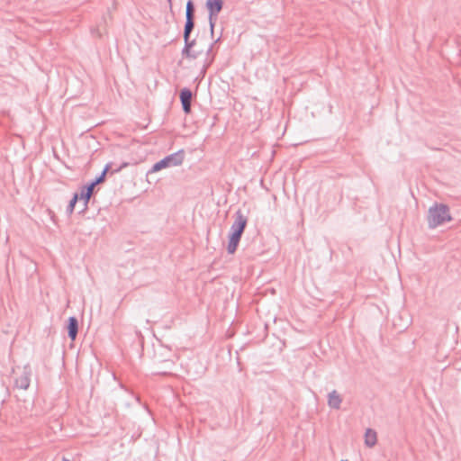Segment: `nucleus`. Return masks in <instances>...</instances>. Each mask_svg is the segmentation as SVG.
Wrapping results in <instances>:
<instances>
[{
    "mask_svg": "<svg viewBox=\"0 0 461 461\" xmlns=\"http://www.w3.org/2000/svg\"><path fill=\"white\" fill-rule=\"evenodd\" d=\"M247 224L248 217L243 214L241 210H238L235 212V220L231 224L229 235V243L227 246V251L229 254H233L237 250Z\"/></svg>",
    "mask_w": 461,
    "mask_h": 461,
    "instance_id": "f257e3e1",
    "label": "nucleus"
},
{
    "mask_svg": "<svg viewBox=\"0 0 461 461\" xmlns=\"http://www.w3.org/2000/svg\"><path fill=\"white\" fill-rule=\"evenodd\" d=\"M451 220L449 207L447 204L436 203L429 207L427 216L429 229H435Z\"/></svg>",
    "mask_w": 461,
    "mask_h": 461,
    "instance_id": "f03ea898",
    "label": "nucleus"
},
{
    "mask_svg": "<svg viewBox=\"0 0 461 461\" xmlns=\"http://www.w3.org/2000/svg\"><path fill=\"white\" fill-rule=\"evenodd\" d=\"M185 159V151L180 149L173 154H170L159 161L156 162L150 172H158L163 168L180 166Z\"/></svg>",
    "mask_w": 461,
    "mask_h": 461,
    "instance_id": "7ed1b4c3",
    "label": "nucleus"
},
{
    "mask_svg": "<svg viewBox=\"0 0 461 461\" xmlns=\"http://www.w3.org/2000/svg\"><path fill=\"white\" fill-rule=\"evenodd\" d=\"M13 372L15 375L14 377V387L21 390H27L30 386L32 367L29 364L24 365L22 368H13Z\"/></svg>",
    "mask_w": 461,
    "mask_h": 461,
    "instance_id": "20e7f679",
    "label": "nucleus"
},
{
    "mask_svg": "<svg viewBox=\"0 0 461 461\" xmlns=\"http://www.w3.org/2000/svg\"><path fill=\"white\" fill-rule=\"evenodd\" d=\"M205 6L209 13L210 31L212 35L218 15L223 7V0H207Z\"/></svg>",
    "mask_w": 461,
    "mask_h": 461,
    "instance_id": "39448f33",
    "label": "nucleus"
},
{
    "mask_svg": "<svg viewBox=\"0 0 461 461\" xmlns=\"http://www.w3.org/2000/svg\"><path fill=\"white\" fill-rule=\"evenodd\" d=\"M179 97L182 104L183 111L185 113H190L193 98L192 91L189 88L185 87L180 91Z\"/></svg>",
    "mask_w": 461,
    "mask_h": 461,
    "instance_id": "423d86ee",
    "label": "nucleus"
},
{
    "mask_svg": "<svg viewBox=\"0 0 461 461\" xmlns=\"http://www.w3.org/2000/svg\"><path fill=\"white\" fill-rule=\"evenodd\" d=\"M68 336L71 340H75L78 332V321L75 316L68 320Z\"/></svg>",
    "mask_w": 461,
    "mask_h": 461,
    "instance_id": "0eeeda50",
    "label": "nucleus"
},
{
    "mask_svg": "<svg viewBox=\"0 0 461 461\" xmlns=\"http://www.w3.org/2000/svg\"><path fill=\"white\" fill-rule=\"evenodd\" d=\"M342 402V398L336 390H333L328 394V405L332 408L339 410Z\"/></svg>",
    "mask_w": 461,
    "mask_h": 461,
    "instance_id": "6e6552de",
    "label": "nucleus"
},
{
    "mask_svg": "<svg viewBox=\"0 0 461 461\" xmlns=\"http://www.w3.org/2000/svg\"><path fill=\"white\" fill-rule=\"evenodd\" d=\"M377 442V436L376 432L372 429H367L365 433V444L372 447H374Z\"/></svg>",
    "mask_w": 461,
    "mask_h": 461,
    "instance_id": "1a4fd4ad",
    "label": "nucleus"
},
{
    "mask_svg": "<svg viewBox=\"0 0 461 461\" xmlns=\"http://www.w3.org/2000/svg\"><path fill=\"white\" fill-rule=\"evenodd\" d=\"M74 194H77L78 200L83 201V207L81 209V212H85L87 209L89 200L92 196L91 194H87L86 190L81 186L80 192L75 193Z\"/></svg>",
    "mask_w": 461,
    "mask_h": 461,
    "instance_id": "9d476101",
    "label": "nucleus"
},
{
    "mask_svg": "<svg viewBox=\"0 0 461 461\" xmlns=\"http://www.w3.org/2000/svg\"><path fill=\"white\" fill-rule=\"evenodd\" d=\"M194 28V18L185 17V23L184 28V38H190L191 32Z\"/></svg>",
    "mask_w": 461,
    "mask_h": 461,
    "instance_id": "9b49d317",
    "label": "nucleus"
},
{
    "mask_svg": "<svg viewBox=\"0 0 461 461\" xmlns=\"http://www.w3.org/2000/svg\"><path fill=\"white\" fill-rule=\"evenodd\" d=\"M110 169V164H107L104 168L103 169V171L101 172V174L96 176L93 181V183L97 185L101 183H103L104 180H105V176L107 174V172L109 171Z\"/></svg>",
    "mask_w": 461,
    "mask_h": 461,
    "instance_id": "f8f14e48",
    "label": "nucleus"
},
{
    "mask_svg": "<svg viewBox=\"0 0 461 461\" xmlns=\"http://www.w3.org/2000/svg\"><path fill=\"white\" fill-rule=\"evenodd\" d=\"M185 17L194 18V5L192 0H188L186 3Z\"/></svg>",
    "mask_w": 461,
    "mask_h": 461,
    "instance_id": "ddd939ff",
    "label": "nucleus"
},
{
    "mask_svg": "<svg viewBox=\"0 0 461 461\" xmlns=\"http://www.w3.org/2000/svg\"><path fill=\"white\" fill-rule=\"evenodd\" d=\"M198 54L199 53L192 51L191 49L188 48V45L184 46L182 50V55L189 59H195L198 57Z\"/></svg>",
    "mask_w": 461,
    "mask_h": 461,
    "instance_id": "4468645a",
    "label": "nucleus"
},
{
    "mask_svg": "<svg viewBox=\"0 0 461 461\" xmlns=\"http://www.w3.org/2000/svg\"><path fill=\"white\" fill-rule=\"evenodd\" d=\"M78 201V196L77 194H74L72 199L70 200L68 207H67V212L68 214H71L75 209V205L77 203V202Z\"/></svg>",
    "mask_w": 461,
    "mask_h": 461,
    "instance_id": "2eb2a0df",
    "label": "nucleus"
},
{
    "mask_svg": "<svg viewBox=\"0 0 461 461\" xmlns=\"http://www.w3.org/2000/svg\"><path fill=\"white\" fill-rule=\"evenodd\" d=\"M95 186L96 185L93 183V181H91L90 183L83 185L82 187L86 190L87 194H91L92 195Z\"/></svg>",
    "mask_w": 461,
    "mask_h": 461,
    "instance_id": "dca6fc26",
    "label": "nucleus"
},
{
    "mask_svg": "<svg viewBox=\"0 0 461 461\" xmlns=\"http://www.w3.org/2000/svg\"><path fill=\"white\" fill-rule=\"evenodd\" d=\"M184 41H185V46L188 45L189 49H192L195 44V41L194 40L190 41V38H184Z\"/></svg>",
    "mask_w": 461,
    "mask_h": 461,
    "instance_id": "f3484780",
    "label": "nucleus"
},
{
    "mask_svg": "<svg viewBox=\"0 0 461 461\" xmlns=\"http://www.w3.org/2000/svg\"><path fill=\"white\" fill-rule=\"evenodd\" d=\"M121 168H122V167H119V168H117V169H114L112 173H117V172H119V171L121 170Z\"/></svg>",
    "mask_w": 461,
    "mask_h": 461,
    "instance_id": "a211bd4d",
    "label": "nucleus"
},
{
    "mask_svg": "<svg viewBox=\"0 0 461 461\" xmlns=\"http://www.w3.org/2000/svg\"><path fill=\"white\" fill-rule=\"evenodd\" d=\"M62 461H70V460L64 456V457L62 458Z\"/></svg>",
    "mask_w": 461,
    "mask_h": 461,
    "instance_id": "6ab92c4d",
    "label": "nucleus"
},
{
    "mask_svg": "<svg viewBox=\"0 0 461 461\" xmlns=\"http://www.w3.org/2000/svg\"><path fill=\"white\" fill-rule=\"evenodd\" d=\"M171 4V0H167Z\"/></svg>",
    "mask_w": 461,
    "mask_h": 461,
    "instance_id": "aec40b11",
    "label": "nucleus"
}]
</instances>
